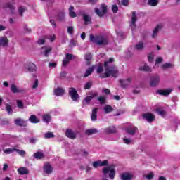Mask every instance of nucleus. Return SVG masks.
Instances as JSON below:
<instances>
[{"instance_id": "obj_1", "label": "nucleus", "mask_w": 180, "mask_h": 180, "mask_svg": "<svg viewBox=\"0 0 180 180\" xmlns=\"http://www.w3.org/2000/svg\"><path fill=\"white\" fill-rule=\"evenodd\" d=\"M113 63H115L114 58H110L108 60L104 62L103 66L105 71L104 73L105 76H100L101 78H109V77H113L114 78H116V77H117V74H119V70H117V68L113 65Z\"/></svg>"}, {"instance_id": "obj_2", "label": "nucleus", "mask_w": 180, "mask_h": 180, "mask_svg": "<svg viewBox=\"0 0 180 180\" xmlns=\"http://www.w3.org/2000/svg\"><path fill=\"white\" fill-rule=\"evenodd\" d=\"M90 41L97 46H108L109 44V39L105 36L95 37L94 34H90Z\"/></svg>"}, {"instance_id": "obj_3", "label": "nucleus", "mask_w": 180, "mask_h": 180, "mask_svg": "<svg viewBox=\"0 0 180 180\" xmlns=\"http://www.w3.org/2000/svg\"><path fill=\"white\" fill-rule=\"evenodd\" d=\"M103 174L105 176L109 174V178H110V179H114L116 175V170L110 167H104L103 169Z\"/></svg>"}, {"instance_id": "obj_4", "label": "nucleus", "mask_w": 180, "mask_h": 180, "mask_svg": "<svg viewBox=\"0 0 180 180\" xmlns=\"http://www.w3.org/2000/svg\"><path fill=\"white\" fill-rule=\"evenodd\" d=\"M69 95L74 102H78L79 99V94H78V92L77 91V89L74 87L69 88Z\"/></svg>"}, {"instance_id": "obj_5", "label": "nucleus", "mask_w": 180, "mask_h": 180, "mask_svg": "<svg viewBox=\"0 0 180 180\" xmlns=\"http://www.w3.org/2000/svg\"><path fill=\"white\" fill-rule=\"evenodd\" d=\"M124 131L129 136H134L136 133H139V128H137L134 124H130L129 126L125 127Z\"/></svg>"}, {"instance_id": "obj_6", "label": "nucleus", "mask_w": 180, "mask_h": 180, "mask_svg": "<svg viewBox=\"0 0 180 180\" xmlns=\"http://www.w3.org/2000/svg\"><path fill=\"white\" fill-rule=\"evenodd\" d=\"M160 76L157 75H154L150 77V86H152V88H155L160 84Z\"/></svg>"}, {"instance_id": "obj_7", "label": "nucleus", "mask_w": 180, "mask_h": 180, "mask_svg": "<svg viewBox=\"0 0 180 180\" xmlns=\"http://www.w3.org/2000/svg\"><path fill=\"white\" fill-rule=\"evenodd\" d=\"M136 22H137V15L136 11H133L131 21L130 22V27L131 29L132 33L134 32V31L136 30V27H137V25H136Z\"/></svg>"}, {"instance_id": "obj_8", "label": "nucleus", "mask_w": 180, "mask_h": 180, "mask_svg": "<svg viewBox=\"0 0 180 180\" xmlns=\"http://www.w3.org/2000/svg\"><path fill=\"white\" fill-rule=\"evenodd\" d=\"M143 119L148 123H153L155 120V115L153 113L146 112L142 115Z\"/></svg>"}, {"instance_id": "obj_9", "label": "nucleus", "mask_w": 180, "mask_h": 180, "mask_svg": "<svg viewBox=\"0 0 180 180\" xmlns=\"http://www.w3.org/2000/svg\"><path fill=\"white\" fill-rule=\"evenodd\" d=\"M109 164V160H97L93 162L94 168H98V167H106Z\"/></svg>"}, {"instance_id": "obj_10", "label": "nucleus", "mask_w": 180, "mask_h": 180, "mask_svg": "<svg viewBox=\"0 0 180 180\" xmlns=\"http://www.w3.org/2000/svg\"><path fill=\"white\" fill-rule=\"evenodd\" d=\"M104 133L105 134H115L117 133V129H116V127L115 126L108 127L104 129Z\"/></svg>"}, {"instance_id": "obj_11", "label": "nucleus", "mask_w": 180, "mask_h": 180, "mask_svg": "<svg viewBox=\"0 0 180 180\" xmlns=\"http://www.w3.org/2000/svg\"><path fill=\"white\" fill-rule=\"evenodd\" d=\"M14 123L17 126H20V127H26L27 126V121H25L20 118L15 119Z\"/></svg>"}, {"instance_id": "obj_12", "label": "nucleus", "mask_w": 180, "mask_h": 180, "mask_svg": "<svg viewBox=\"0 0 180 180\" xmlns=\"http://www.w3.org/2000/svg\"><path fill=\"white\" fill-rule=\"evenodd\" d=\"M131 82V78H127L125 80L120 79V83L121 84L122 88L126 89L129 87Z\"/></svg>"}, {"instance_id": "obj_13", "label": "nucleus", "mask_w": 180, "mask_h": 180, "mask_svg": "<svg viewBox=\"0 0 180 180\" xmlns=\"http://www.w3.org/2000/svg\"><path fill=\"white\" fill-rule=\"evenodd\" d=\"M65 136L66 137H68V139H71L72 140L77 139V135L75 134V133H74V131H72V129H66Z\"/></svg>"}, {"instance_id": "obj_14", "label": "nucleus", "mask_w": 180, "mask_h": 180, "mask_svg": "<svg viewBox=\"0 0 180 180\" xmlns=\"http://www.w3.org/2000/svg\"><path fill=\"white\" fill-rule=\"evenodd\" d=\"M171 92H172V89H167V90L158 89L156 91V94H158L159 95H162V96H168V95H169Z\"/></svg>"}, {"instance_id": "obj_15", "label": "nucleus", "mask_w": 180, "mask_h": 180, "mask_svg": "<svg viewBox=\"0 0 180 180\" xmlns=\"http://www.w3.org/2000/svg\"><path fill=\"white\" fill-rule=\"evenodd\" d=\"M99 108H95L92 110V113L91 115V120H92V122H95L96 121V120L98 119V110Z\"/></svg>"}, {"instance_id": "obj_16", "label": "nucleus", "mask_w": 180, "mask_h": 180, "mask_svg": "<svg viewBox=\"0 0 180 180\" xmlns=\"http://www.w3.org/2000/svg\"><path fill=\"white\" fill-rule=\"evenodd\" d=\"M4 8L6 9H9L11 11V14L13 15L15 14V6L11 3H6L4 5Z\"/></svg>"}, {"instance_id": "obj_17", "label": "nucleus", "mask_w": 180, "mask_h": 180, "mask_svg": "<svg viewBox=\"0 0 180 180\" xmlns=\"http://www.w3.org/2000/svg\"><path fill=\"white\" fill-rule=\"evenodd\" d=\"M17 172L20 175H27V174H29L27 167H20L17 169Z\"/></svg>"}, {"instance_id": "obj_18", "label": "nucleus", "mask_w": 180, "mask_h": 180, "mask_svg": "<svg viewBox=\"0 0 180 180\" xmlns=\"http://www.w3.org/2000/svg\"><path fill=\"white\" fill-rule=\"evenodd\" d=\"M83 20H84V25H88L92 23V18L91 16L84 13L82 14Z\"/></svg>"}, {"instance_id": "obj_19", "label": "nucleus", "mask_w": 180, "mask_h": 180, "mask_svg": "<svg viewBox=\"0 0 180 180\" xmlns=\"http://www.w3.org/2000/svg\"><path fill=\"white\" fill-rule=\"evenodd\" d=\"M44 171L46 174H51L53 172V167L50 164H46L44 166Z\"/></svg>"}, {"instance_id": "obj_20", "label": "nucleus", "mask_w": 180, "mask_h": 180, "mask_svg": "<svg viewBox=\"0 0 180 180\" xmlns=\"http://www.w3.org/2000/svg\"><path fill=\"white\" fill-rule=\"evenodd\" d=\"M94 70H95V65H93V66L89 68L86 70V72L84 75V77L86 78V77H89V75H91V74H92L94 72Z\"/></svg>"}, {"instance_id": "obj_21", "label": "nucleus", "mask_w": 180, "mask_h": 180, "mask_svg": "<svg viewBox=\"0 0 180 180\" xmlns=\"http://www.w3.org/2000/svg\"><path fill=\"white\" fill-rule=\"evenodd\" d=\"M28 120L29 122L33 124L40 123V120H39V118H37V117L35 115H32L29 117Z\"/></svg>"}, {"instance_id": "obj_22", "label": "nucleus", "mask_w": 180, "mask_h": 180, "mask_svg": "<svg viewBox=\"0 0 180 180\" xmlns=\"http://www.w3.org/2000/svg\"><path fill=\"white\" fill-rule=\"evenodd\" d=\"M33 157L36 160H42V158H44V153H43V152L37 151L34 153Z\"/></svg>"}, {"instance_id": "obj_23", "label": "nucleus", "mask_w": 180, "mask_h": 180, "mask_svg": "<svg viewBox=\"0 0 180 180\" xmlns=\"http://www.w3.org/2000/svg\"><path fill=\"white\" fill-rule=\"evenodd\" d=\"M98 133V129H89L85 131L86 136H92V134H96Z\"/></svg>"}, {"instance_id": "obj_24", "label": "nucleus", "mask_w": 180, "mask_h": 180, "mask_svg": "<svg viewBox=\"0 0 180 180\" xmlns=\"http://www.w3.org/2000/svg\"><path fill=\"white\" fill-rule=\"evenodd\" d=\"M161 27H162V25H158L157 27L153 30V32L152 34L153 39H155V37H157V36L158 34V32H159L160 29H161Z\"/></svg>"}, {"instance_id": "obj_25", "label": "nucleus", "mask_w": 180, "mask_h": 180, "mask_svg": "<svg viewBox=\"0 0 180 180\" xmlns=\"http://www.w3.org/2000/svg\"><path fill=\"white\" fill-rule=\"evenodd\" d=\"M133 176L129 173H122L121 175V179L122 180H131Z\"/></svg>"}, {"instance_id": "obj_26", "label": "nucleus", "mask_w": 180, "mask_h": 180, "mask_svg": "<svg viewBox=\"0 0 180 180\" xmlns=\"http://www.w3.org/2000/svg\"><path fill=\"white\" fill-rule=\"evenodd\" d=\"M54 94H55L56 96H63V95L65 94V92L62 88H57L54 91Z\"/></svg>"}, {"instance_id": "obj_27", "label": "nucleus", "mask_w": 180, "mask_h": 180, "mask_svg": "<svg viewBox=\"0 0 180 180\" xmlns=\"http://www.w3.org/2000/svg\"><path fill=\"white\" fill-rule=\"evenodd\" d=\"M5 108L8 115H12V113H13V109L12 108V105H11L9 103L5 104Z\"/></svg>"}, {"instance_id": "obj_28", "label": "nucleus", "mask_w": 180, "mask_h": 180, "mask_svg": "<svg viewBox=\"0 0 180 180\" xmlns=\"http://www.w3.org/2000/svg\"><path fill=\"white\" fill-rule=\"evenodd\" d=\"M103 110L105 113H110L111 112H113V108L110 105H105L103 108Z\"/></svg>"}, {"instance_id": "obj_29", "label": "nucleus", "mask_w": 180, "mask_h": 180, "mask_svg": "<svg viewBox=\"0 0 180 180\" xmlns=\"http://www.w3.org/2000/svg\"><path fill=\"white\" fill-rule=\"evenodd\" d=\"M69 16L70 18H77V13L74 12V6H70L69 8Z\"/></svg>"}, {"instance_id": "obj_30", "label": "nucleus", "mask_w": 180, "mask_h": 180, "mask_svg": "<svg viewBox=\"0 0 180 180\" xmlns=\"http://www.w3.org/2000/svg\"><path fill=\"white\" fill-rule=\"evenodd\" d=\"M58 19L59 22H64L65 20V13L59 12L58 13Z\"/></svg>"}, {"instance_id": "obj_31", "label": "nucleus", "mask_w": 180, "mask_h": 180, "mask_svg": "<svg viewBox=\"0 0 180 180\" xmlns=\"http://www.w3.org/2000/svg\"><path fill=\"white\" fill-rule=\"evenodd\" d=\"M0 43L3 47H6L8 46V39L6 37H1L0 38Z\"/></svg>"}, {"instance_id": "obj_32", "label": "nucleus", "mask_w": 180, "mask_h": 180, "mask_svg": "<svg viewBox=\"0 0 180 180\" xmlns=\"http://www.w3.org/2000/svg\"><path fill=\"white\" fill-rule=\"evenodd\" d=\"M84 58L86 61V65H91V60H92V54L91 53L86 54Z\"/></svg>"}, {"instance_id": "obj_33", "label": "nucleus", "mask_w": 180, "mask_h": 180, "mask_svg": "<svg viewBox=\"0 0 180 180\" xmlns=\"http://www.w3.org/2000/svg\"><path fill=\"white\" fill-rule=\"evenodd\" d=\"M155 111L156 113L159 114L160 116H167V111L162 110V108H157Z\"/></svg>"}, {"instance_id": "obj_34", "label": "nucleus", "mask_w": 180, "mask_h": 180, "mask_svg": "<svg viewBox=\"0 0 180 180\" xmlns=\"http://www.w3.org/2000/svg\"><path fill=\"white\" fill-rule=\"evenodd\" d=\"M42 120L44 123H50V120H51V117L50 115L46 114L42 115Z\"/></svg>"}, {"instance_id": "obj_35", "label": "nucleus", "mask_w": 180, "mask_h": 180, "mask_svg": "<svg viewBox=\"0 0 180 180\" xmlns=\"http://www.w3.org/2000/svg\"><path fill=\"white\" fill-rule=\"evenodd\" d=\"M148 5L149 6H157L158 5V0H148Z\"/></svg>"}, {"instance_id": "obj_36", "label": "nucleus", "mask_w": 180, "mask_h": 180, "mask_svg": "<svg viewBox=\"0 0 180 180\" xmlns=\"http://www.w3.org/2000/svg\"><path fill=\"white\" fill-rule=\"evenodd\" d=\"M55 137L54 133L53 132H46L44 134V139H53Z\"/></svg>"}, {"instance_id": "obj_37", "label": "nucleus", "mask_w": 180, "mask_h": 180, "mask_svg": "<svg viewBox=\"0 0 180 180\" xmlns=\"http://www.w3.org/2000/svg\"><path fill=\"white\" fill-rule=\"evenodd\" d=\"M140 71H151V68L150 66L145 65L139 68Z\"/></svg>"}, {"instance_id": "obj_38", "label": "nucleus", "mask_w": 180, "mask_h": 180, "mask_svg": "<svg viewBox=\"0 0 180 180\" xmlns=\"http://www.w3.org/2000/svg\"><path fill=\"white\" fill-rule=\"evenodd\" d=\"M28 70L29 71H31V72H33V71L36 70V65L34 63H29L28 65Z\"/></svg>"}, {"instance_id": "obj_39", "label": "nucleus", "mask_w": 180, "mask_h": 180, "mask_svg": "<svg viewBox=\"0 0 180 180\" xmlns=\"http://www.w3.org/2000/svg\"><path fill=\"white\" fill-rule=\"evenodd\" d=\"M44 49H45L44 56L45 57H49V54L51 53V50H53V49L51 47H49V48L45 47Z\"/></svg>"}, {"instance_id": "obj_40", "label": "nucleus", "mask_w": 180, "mask_h": 180, "mask_svg": "<svg viewBox=\"0 0 180 180\" xmlns=\"http://www.w3.org/2000/svg\"><path fill=\"white\" fill-rule=\"evenodd\" d=\"M135 48L136 50H142V49H144V44L143 42H139L136 44Z\"/></svg>"}, {"instance_id": "obj_41", "label": "nucleus", "mask_w": 180, "mask_h": 180, "mask_svg": "<svg viewBox=\"0 0 180 180\" xmlns=\"http://www.w3.org/2000/svg\"><path fill=\"white\" fill-rule=\"evenodd\" d=\"M92 101V97L86 96L83 101L84 105H89V102Z\"/></svg>"}, {"instance_id": "obj_42", "label": "nucleus", "mask_w": 180, "mask_h": 180, "mask_svg": "<svg viewBox=\"0 0 180 180\" xmlns=\"http://www.w3.org/2000/svg\"><path fill=\"white\" fill-rule=\"evenodd\" d=\"M103 67H105V66H103V65H102V63H99V64L98 65L97 70H96L97 74H101V73H102V71H103Z\"/></svg>"}, {"instance_id": "obj_43", "label": "nucleus", "mask_w": 180, "mask_h": 180, "mask_svg": "<svg viewBox=\"0 0 180 180\" xmlns=\"http://www.w3.org/2000/svg\"><path fill=\"white\" fill-rule=\"evenodd\" d=\"M68 33L70 34V36H74V27H68Z\"/></svg>"}, {"instance_id": "obj_44", "label": "nucleus", "mask_w": 180, "mask_h": 180, "mask_svg": "<svg viewBox=\"0 0 180 180\" xmlns=\"http://www.w3.org/2000/svg\"><path fill=\"white\" fill-rule=\"evenodd\" d=\"M26 11V8L20 6L18 8V13L20 15L23 16V13Z\"/></svg>"}, {"instance_id": "obj_45", "label": "nucleus", "mask_w": 180, "mask_h": 180, "mask_svg": "<svg viewBox=\"0 0 180 180\" xmlns=\"http://www.w3.org/2000/svg\"><path fill=\"white\" fill-rule=\"evenodd\" d=\"M17 106L19 109H23L25 105L23 104V102L21 100H18Z\"/></svg>"}, {"instance_id": "obj_46", "label": "nucleus", "mask_w": 180, "mask_h": 180, "mask_svg": "<svg viewBox=\"0 0 180 180\" xmlns=\"http://www.w3.org/2000/svg\"><path fill=\"white\" fill-rule=\"evenodd\" d=\"M13 151H16V148H7L4 150L5 154H12Z\"/></svg>"}, {"instance_id": "obj_47", "label": "nucleus", "mask_w": 180, "mask_h": 180, "mask_svg": "<svg viewBox=\"0 0 180 180\" xmlns=\"http://www.w3.org/2000/svg\"><path fill=\"white\" fill-rule=\"evenodd\" d=\"M11 92H13V94H17V92H20V91L18 89V87H16V85H11Z\"/></svg>"}, {"instance_id": "obj_48", "label": "nucleus", "mask_w": 180, "mask_h": 180, "mask_svg": "<svg viewBox=\"0 0 180 180\" xmlns=\"http://www.w3.org/2000/svg\"><path fill=\"white\" fill-rule=\"evenodd\" d=\"M15 151H16V153H18V154H19L22 157H25V155H26V151H25V150H21L20 149L15 148Z\"/></svg>"}, {"instance_id": "obj_49", "label": "nucleus", "mask_w": 180, "mask_h": 180, "mask_svg": "<svg viewBox=\"0 0 180 180\" xmlns=\"http://www.w3.org/2000/svg\"><path fill=\"white\" fill-rule=\"evenodd\" d=\"M102 13L105 15L108 12V6L105 4H101Z\"/></svg>"}, {"instance_id": "obj_50", "label": "nucleus", "mask_w": 180, "mask_h": 180, "mask_svg": "<svg viewBox=\"0 0 180 180\" xmlns=\"http://www.w3.org/2000/svg\"><path fill=\"white\" fill-rule=\"evenodd\" d=\"M98 101L101 105H104V103H106V98H105V97L100 96L98 98Z\"/></svg>"}, {"instance_id": "obj_51", "label": "nucleus", "mask_w": 180, "mask_h": 180, "mask_svg": "<svg viewBox=\"0 0 180 180\" xmlns=\"http://www.w3.org/2000/svg\"><path fill=\"white\" fill-rule=\"evenodd\" d=\"M95 13L100 18H102V16H103V15H104L103 13L101 11L99 10V8H95Z\"/></svg>"}, {"instance_id": "obj_52", "label": "nucleus", "mask_w": 180, "mask_h": 180, "mask_svg": "<svg viewBox=\"0 0 180 180\" xmlns=\"http://www.w3.org/2000/svg\"><path fill=\"white\" fill-rule=\"evenodd\" d=\"M172 67V65L171 63H165L162 65V68L163 70H167V68H171Z\"/></svg>"}, {"instance_id": "obj_53", "label": "nucleus", "mask_w": 180, "mask_h": 180, "mask_svg": "<svg viewBox=\"0 0 180 180\" xmlns=\"http://www.w3.org/2000/svg\"><path fill=\"white\" fill-rule=\"evenodd\" d=\"M112 9L113 13H117V11H119V7H117V5L113 4L112 6Z\"/></svg>"}, {"instance_id": "obj_54", "label": "nucleus", "mask_w": 180, "mask_h": 180, "mask_svg": "<svg viewBox=\"0 0 180 180\" xmlns=\"http://www.w3.org/2000/svg\"><path fill=\"white\" fill-rule=\"evenodd\" d=\"M154 60V55H153V53H150L148 55V61H149V63H153Z\"/></svg>"}, {"instance_id": "obj_55", "label": "nucleus", "mask_w": 180, "mask_h": 180, "mask_svg": "<svg viewBox=\"0 0 180 180\" xmlns=\"http://www.w3.org/2000/svg\"><path fill=\"white\" fill-rule=\"evenodd\" d=\"M68 63H70V60H68L66 58H64L62 63V65L63 67H67V65H68Z\"/></svg>"}, {"instance_id": "obj_56", "label": "nucleus", "mask_w": 180, "mask_h": 180, "mask_svg": "<svg viewBox=\"0 0 180 180\" xmlns=\"http://www.w3.org/2000/svg\"><path fill=\"white\" fill-rule=\"evenodd\" d=\"M117 37H120V39H124V33H123V32H117Z\"/></svg>"}, {"instance_id": "obj_57", "label": "nucleus", "mask_w": 180, "mask_h": 180, "mask_svg": "<svg viewBox=\"0 0 180 180\" xmlns=\"http://www.w3.org/2000/svg\"><path fill=\"white\" fill-rule=\"evenodd\" d=\"M74 56L71 53H66L65 57L69 61H71V60L73 58Z\"/></svg>"}, {"instance_id": "obj_58", "label": "nucleus", "mask_w": 180, "mask_h": 180, "mask_svg": "<svg viewBox=\"0 0 180 180\" xmlns=\"http://www.w3.org/2000/svg\"><path fill=\"white\" fill-rule=\"evenodd\" d=\"M29 141L31 144H36V141H37V139L34 137H31L29 139Z\"/></svg>"}, {"instance_id": "obj_59", "label": "nucleus", "mask_w": 180, "mask_h": 180, "mask_svg": "<svg viewBox=\"0 0 180 180\" xmlns=\"http://www.w3.org/2000/svg\"><path fill=\"white\" fill-rule=\"evenodd\" d=\"M0 124L1 126H8V124H9V121H8V120H1L0 122Z\"/></svg>"}, {"instance_id": "obj_60", "label": "nucleus", "mask_w": 180, "mask_h": 180, "mask_svg": "<svg viewBox=\"0 0 180 180\" xmlns=\"http://www.w3.org/2000/svg\"><path fill=\"white\" fill-rule=\"evenodd\" d=\"M129 3H130V1H129V0H122L121 1V4H122V5H123V6H127Z\"/></svg>"}, {"instance_id": "obj_61", "label": "nucleus", "mask_w": 180, "mask_h": 180, "mask_svg": "<svg viewBox=\"0 0 180 180\" xmlns=\"http://www.w3.org/2000/svg\"><path fill=\"white\" fill-rule=\"evenodd\" d=\"M91 86H92V84L91 82H87L84 85V89H90Z\"/></svg>"}, {"instance_id": "obj_62", "label": "nucleus", "mask_w": 180, "mask_h": 180, "mask_svg": "<svg viewBox=\"0 0 180 180\" xmlns=\"http://www.w3.org/2000/svg\"><path fill=\"white\" fill-rule=\"evenodd\" d=\"M102 92H103V94H105V95H110V90H109L108 89H103Z\"/></svg>"}, {"instance_id": "obj_63", "label": "nucleus", "mask_w": 180, "mask_h": 180, "mask_svg": "<svg viewBox=\"0 0 180 180\" xmlns=\"http://www.w3.org/2000/svg\"><path fill=\"white\" fill-rule=\"evenodd\" d=\"M146 178H147L148 180L153 179V178H154V174H153V173H150V174H148L146 176Z\"/></svg>"}, {"instance_id": "obj_64", "label": "nucleus", "mask_w": 180, "mask_h": 180, "mask_svg": "<svg viewBox=\"0 0 180 180\" xmlns=\"http://www.w3.org/2000/svg\"><path fill=\"white\" fill-rule=\"evenodd\" d=\"M123 141L125 144L129 145L131 143V140L129 139H124Z\"/></svg>"}]
</instances>
